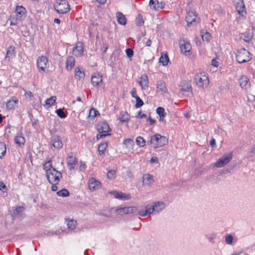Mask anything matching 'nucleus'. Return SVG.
<instances>
[{"instance_id": "obj_16", "label": "nucleus", "mask_w": 255, "mask_h": 255, "mask_svg": "<svg viewBox=\"0 0 255 255\" xmlns=\"http://www.w3.org/2000/svg\"><path fill=\"white\" fill-rule=\"evenodd\" d=\"M137 82L142 90H145L149 87V80L147 74H144L138 78Z\"/></svg>"}, {"instance_id": "obj_46", "label": "nucleus", "mask_w": 255, "mask_h": 255, "mask_svg": "<svg viewBox=\"0 0 255 255\" xmlns=\"http://www.w3.org/2000/svg\"><path fill=\"white\" fill-rule=\"evenodd\" d=\"M116 171L114 170H111L107 173V177L110 179H114L116 176Z\"/></svg>"}, {"instance_id": "obj_44", "label": "nucleus", "mask_w": 255, "mask_h": 255, "mask_svg": "<svg viewBox=\"0 0 255 255\" xmlns=\"http://www.w3.org/2000/svg\"><path fill=\"white\" fill-rule=\"evenodd\" d=\"M124 144L127 147H132L134 145V141L132 139L128 138L125 140Z\"/></svg>"}, {"instance_id": "obj_47", "label": "nucleus", "mask_w": 255, "mask_h": 255, "mask_svg": "<svg viewBox=\"0 0 255 255\" xmlns=\"http://www.w3.org/2000/svg\"><path fill=\"white\" fill-rule=\"evenodd\" d=\"M87 168V164L85 162L80 161L79 162V170L84 172Z\"/></svg>"}, {"instance_id": "obj_51", "label": "nucleus", "mask_w": 255, "mask_h": 255, "mask_svg": "<svg viewBox=\"0 0 255 255\" xmlns=\"http://www.w3.org/2000/svg\"><path fill=\"white\" fill-rule=\"evenodd\" d=\"M144 23V21L142 19V17L138 15V17L136 21V24L138 26H141Z\"/></svg>"}, {"instance_id": "obj_25", "label": "nucleus", "mask_w": 255, "mask_h": 255, "mask_svg": "<svg viewBox=\"0 0 255 255\" xmlns=\"http://www.w3.org/2000/svg\"><path fill=\"white\" fill-rule=\"evenodd\" d=\"M154 182L153 176L149 174H144L142 176L143 185L150 186Z\"/></svg>"}, {"instance_id": "obj_23", "label": "nucleus", "mask_w": 255, "mask_h": 255, "mask_svg": "<svg viewBox=\"0 0 255 255\" xmlns=\"http://www.w3.org/2000/svg\"><path fill=\"white\" fill-rule=\"evenodd\" d=\"M85 72L82 67H76L75 69V77L77 80L80 81L84 80L85 78Z\"/></svg>"}, {"instance_id": "obj_8", "label": "nucleus", "mask_w": 255, "mask_h": 255, "mask_svg": "<svg viewBox=\"0 0 255 255\" xmlns=\"http://www.w3.org/2000/svg\"><path fill=\"white\" fill-rule=\"evenodd\" d=\"M36 66L40 73L48 72L49 67L48 58L45 55L39 56L36 60Z\"/></svg>"}, {"instance_id": "obj_54", "label": "nucleus", "mask_w": 255, "mask_h": 255, "mask_svg": "<svg viewBox=\"0 0 255 255\" xmlns=\"http://www.w3.org/2000/svg\"><path fill=\"white\" fill-rule=\"evenodd\" d=\"M126 54L128 57L131 58L133 55V51L131 48H128L126 50Z\"/></svg>"}, {"instance_id": "obj_11", "label": "nucleus", "mask_w": 255, "mask_h": 255, "mask_svg": "<svg viewBox=\"0 0 255 255\" xmlns=\"http://www.w3.org/2000/svg\"><path fill=\"white\" fill-rule=\"evenodd\" d=\"M179 86L181 87L179 90V94L182 96H187L188 93H192L191 84L190 82L183 81L181 82Z\"/></svg>"}, {"instance_id": "obj_29", "label": "nucleus", "mask_w": 255, "mask_h": 255, "mask_svg": "<svg viewBox=\"0 0 255 255\" xmlns=\"http://www.w3.org/2000/svg\"><path fill=\"white\" fill-rule=\"evenodd\" d=\"M15 56V51L14 47L10 46L8 47L6 51V55L5 57V59L8 61H10V60Z\"/></svg>"}, {"instance_id": "obj_2", "label": "nucleus", "mask_w": 255, "mask_h": 255, "mask_svg": "<svg viewBox=\"0 0 255 255\" xmlns=\"http://www.w3.org/2000/svg\"><path fill=\"white\" fill-rule=\"evenodd\" d=\"M165 204L163 202H155L152 206H147L145 210H140L138 214L140 216H145L148 214H151L154 212L159 213L165 208Z\"/></svg>"}, {"instance_id": "obj_58", "label": "nucleus", "mask_w": 255, "mask_h": 255, "mask_svg": "<svg viewBox=\"0 0 255 255\" xmlns=\"http://www.w3.org/2000/svg\"><path fill=\"white\" fill-rule=\"evenodd\" d=\"M211 64L215 67H218L219 65V62L216 59H213L211 61Z\"/></svg>"}, {"instance_id": "obj_10", "label": "nucleus", "mask_w": 255, "mask_h": 255, "mask_svg": "<svg viewBox=\"0 0 255 255\" xmlns=\"http://www.w3.org/2000/svg\"><path fill=\"white\" fill-rule=\"evenodd\" d=\"M78 159L73 153L71 152L68 154L66 158V163L68 168L70 171L75 170L78 164Z\"/></svg>"}, {"instance_id": "obj_12", "label": "nucleus", "mask_w": 255, "mask_h": 255, "mask_svg": "<svg viewBox=\"0 0 255 255\" xmlns=\"http://www.w3.org/2000/svg\"><path fill=\"white\" fill-rule=\"evenodd\" d=\"M179 44L181 53L185 55H188L192 48L190 43L185 39H180Z\"/></svg>"}, {"instance_id": "obj_39", "label": "nucleus", "mask_w": 255, "mask_h": 255, "mask_svg": "<svg viewBox=\"0 0 255 255\" xmlns=\"http://www.w3.org/2000/svg\"><path fill=\"white\" fill-rule=\"evenodd\" d=\"M57 195L60 197H68L70 195V193L68 190L62 189L57 192Z\"/></svg>"}, {"instance_id": "obj_35", "label": "nucleus", "mask_w": 255, "mask_h": 255, "mask_svg": "<svg viewBox=\"0 0 255 255\" xmlns=\"http://www.w3.org/2000/svg\"><path fill=\"white\" fill-rule=\"evenodd\" d=\"M156 113L160 117L159 121H163V119L166 115V113L165 112L164 108L162 107H158L156 109Z\"/></svg>"}, {"instance_id": "obj_34", "label": "nucleus", "mask_w": 255, "mask_h": 255, "mask_svg": "<svg viewBox=\"0 0 255 255\" xmlns=\"http://www.w3.org/2000/svg\"><path fill=\"white\" fill-rule=\"evenodd\" d=\"M136 208L134 207H125L119 210L120 213H123L124 214L132 213L135 211Z\"/></svg>"}, {"instance_id": "obj_30", "label": "nucleus", "mask_w": 255, "mask_h": 255, "mask_svg": "<svg viewBox=\"0 0 255 255\" xmlns=\"http://www.w3.org/2000/svg\"><path fill=\"white\" fill-rule=\"evenodd\" d=\"M116 17L117 18V21L119 24L123 25L127 24L126 17L121 12H118L116 13Z\"/></svg>"}, {"instance_id": "obj_32", "label": "nucleus", "mask_w": 255, "mask_h": 255, "mask_svg": "<svg viewBox=\"0 0 255 255\" xmlns=\"http://www.w3.org/2000/svg\"><path fill=\"white\" fill-rule=\"evenodd\" d=\"M130 116L129 114L125 111H122L120 113L119 119L121 122H127L129 120Z\"/></svg>"}, {"instance_id": "obj_41", "label": "nucleus", "mask_w": 255, "mask_h": 255, "mask_svg": "<svg viewBox=\"0 0 255 255\" xmlns=\"http://www.w3.org/2000/svg\"><path fill=\"white\" fill-rule=\"evenodd\" d=\"M136 144L140 147H143L145 144V141L141 136H138L136 139Z\"/></svg>"}, {"instance_id": "obj_48", "label": "nucleus", "mask_w": 255, "mask_h": 255, "mask_svg": "<svg viewBox=\"0 0 255 255\" xmlns=\"http://www.w3.org/2000/svg\"><path fill=\"white\" fill-rule=\"evenodd\" d=\"M56 113L58 116L61 119L65 118L66 117V115L63 111V109H59L57 110Z\"/></svg>"}, {"instance_id": "obj_14", "label": "nucleus", "mask_w": 255, "mask_h": 255, "mask_svg": "<svg viewBox=\"0 0 255 255\" xmlns=\"http://www.w3.org/2000/svg\"><path fill=\"white\" fill-rule=\"evenodd\" d=\"M198 17L194 9H189L187 12L186 16V21L188 24H192L193 23L196 22L197 20H198Z\"/></svg>"}, {"instance_id": "obj_60", "label": "nucleus", "mask_w": 255, "mask_h": 255, "mask_svg": "<svg viewBox=\"0 0 255 255\" xmlns=\"http://www.w3.org/2000/svg\"><path fill=\"white\" fill-rule=\"evenodd\" d=\"M138 116L140 117V119H143L147 117V115L146 114H142L141 111L138 112Z\"/></svg>"}, {"instance_id": "obj_19", "label": "nucleus", "mask_w": 255, "mask_h": 255, "mask_svg": "<svg viewBox=\"0 0 255 255\" xmlns=\"http://www.w3.org/2000/svg\"><path fill=\"white\" fill-rule=\"evenodd\" d=\"M15 16L19 19V21H22L24 19L25 15L26 13V9L23 6L17 5L15 9Z\"/></svg>"}, {"instance_id": "obj_20", "label": "nucleus", "mask_w": 255, "mask_h": 255, "mask_svg": "<svg viewBox=\"0 0 255 255\" xmlns=\"http://www.w3.org/2000/svg\"><path fill=\"white\" fill-rule=\"evenodd\" d=\"M235 5L236 8L240 15L244 16L246 15L247 11L243 0H240L236 3Z\"/></svg>"}, {"instance_id": "obj_28", "label": "nucleus", "mask_w": 255, "mask_h": 255, "mask_svg": "<svg viewBox=\"0 0 255 255\" xmlns=\"http://www.w3.org/2000/svg\"><path fill=\"white\" fill-rule=\"evenodd\" d=\"M149 5L151 8L155 10L164 7V4L162 2L159 3L158 0H150Z\"/></svg>"}, {"instance_id": "obj_49", "label": "nucleus", "mask_w": 255, "mask_h": 255, "mask_svg": "<svg viewBox=\"0 0 255 255\" xmlns=\"http://www.w3.org/2000/svg\"><path fill=\"white\" fill-rule=\"evenodd\" d=\"M225 241L227 244L231 245L233 241V237L232 235H229L226 237Z\"/></svg>"}, {"instance_id": "obj_38", "label": "nucleus", "mask_w": 255, "mask_h": 255, "mask_svg": "<svg viewBox=\"0 0 255 255\" xmlns=\"http://www.w3.org/2000/svg\"><path fill=\"white\" fill-rule=\"evenodd\" d=\"M56 100V96H52L50 98L47 99L45 101V105L47 106L48 108L51 107L55 102Z\"/></svg>"}, {"instance_id": "obj_45", "label": "nucleus", "mask_w": 255, "mask_h": 255, "mask_svg": "<svg viewBox=\"0 0 255 255\" xmlns=\"http://www.w3.org/2000/svg\"><path fill=\"white\" fill-rule=\"evenodd\" d=\"M135 99L136 100V103H135L134 106L136 108H139L143 105V104H144L143 102L140 98L139 97H138Z\"/></svg>"}, {"instance_id": "obj_26", "label": "nucleus", "mask_w": 255, "mask_h": 255, "mask_svg": "<svg viewBox=\"0 0 255 255\" xmlns=\"http://www.w3.org/2000/svg\"><path fill=\"white\" fill-rule=\"evenodd\" d=\"M18 100L16 97H12L6 103V108L9 110H12L16 105L18 104Z\"/></svg>"}, {"instance_id": "obj_40", "label": "nucleus", "mask_w": 255, "mask_h": 255, "mask_svg": "<svg viewBox=\"0 0 255 255\" xmlns=\"http://www.w3.org/2000/svg\"><path fill=\"white\" fill-rule=\"evenodd\" d=\"M98 115H99V112L96 109L92 108L90 110L89 115V118L91 120L94 119Z\"/></svg>"}, {"instance_id": "obj_59", "label": "nucleus", "mask_w": 255, "mask_h": 255, "mask_svg": "<svg viewBox=\"0 0 255 255\" xmlns=\"http://www.w3.org/2000/svg\"><path fill=\"white\" fill-rule=\"evenodd\" d=\"M149 162H150V163H158V159L157 157L153 156L150 159Z\"/></svg>"}, {"instance_id": "obj_17", "label": "nucleus", "mask_w": 255, "mask_h": 255, "mask_svg": "<svg viewBox=\"0 0 255 255\" xmlns=\"http://www.w3.org/2000/svg\"><path fill=\"white\" fill-rule=\"evenodd\" d=\"M109 193L113 195L116 198L122 200H127L131 198L129 194L124 193L122 192L113 191L109 192Z\"/></svg>"}, {"instance_id": "obj_3", "label": "nucleus", "mask_w": 255, "mask_h": 255, "mask_svg": "<svg viewBox=\"0 0 255 255\" xmlns=\"http://www.w3.org/2000/svg\"><path fill=\"white\" fill-rule=\"evenodd\" d=\"M150 144L154 148L163 147L168 143V139L164 136L156 134L151 136Z\"/></svg>"}, {"instance_id": "obj_64", "label": "nucleus", "mask_w": 255, "mask_h": 255, "mask_svg": "<svg viewBox=\"0 0 255 255\" xmlns=\"http://www.w3.org/2000/svg\"><path fill=\"white\" fill-rule=\"evenodd\" d=\"M148 121L151 125H153L155 123V121L151 119L150 117L148 119Z\"/></svg>"}, {"instance_id": "obj_15", "label": "nucleus", "mask_w": 255, "mask_h": 255, "mask_svg": "<svg viewBox=\"0 0 255 255\" xmlns=\"http://www.w3.org/2000/svg\"><path fill=\"white\" fill-rule=\"evenodd\" d=\"M84 52L83 43L80 41L77 42L73 49V54L76 57H79L82 56L84 54Z\"/></svg>"}, {"instance_id": "obj_43", "label": "nucleus", "mask_w": 255, "mask_h": 255, "mask_svg": "<svg viewBox=\"0 0 255 255\" xmlns=\"http://www.w3.org/2000/svg\"><path fill=\"white\" fill-rule=\"evenodd\" d=\"M8 20L10 21V25H17L18 24V21L19 20V19L17 18V17L16 16L15 17H12L10 16Z\"/></svg>"}, {"instance_id": "obj_9", "label": "nucleus", "mask_w": 255, "mask_h": 255, "mask_svg": "<svg viewBox=\"0 0 255 255\" xmlns=\"http://www.w3.org/2000/svg\"><path fill=\"white\" fill-rule=\"evenodd\" d=\"M87 185L89 189L92 192L98 190L102 187L101 182L94 177H91L89 179Z\"/></svg>"}, {"instance_id": "obj_61", "label": "nucleus", "mask_w": 255, "mask_h": 255, "mask_svg": "<svg viewBox=\"0 0 255 255\" xmlns=\"http://www.w3.org/2000/svg\"><path fill=\"white\" fill-rule=\"evenodd\" d=\"M210 144L212 146H215L216 145V140L214 138H212L210 141Z\"/></svg>"}, {"instance_id": "obj_33", "label": "nucleus", "mask_w": 255, "mask_h": 255, "mask_svg": "<svg viewBox=\"0 0 255 255\" xmlns=\"http://www.w3.org/2000/svg\"><path fill=\"white\" fill-rule=\"evenodd\" d=\"M108 147V144L107 142H106L105 143H102L100 144L98 146V152L99 154L100 155H105V152L106 150Z\"/></svg>"}, {"instance_id": "obj_31", "label": "nucleus", "mask_w": 255, "mask_h": 255, "mask_svg": "<svg viewBox=\"0 0 255 255\" xmlns=\"http://www.w3.org/2000/svg\"><path fill=\"white\" fill-rule=\"evenodd\" d=\"M52 141L53 142V146L55 148L59 149L62 147L63 143L61 140L58 136L53 137Z\"/></svg>"}, {"instance_id": "obj_5", "label": "nucleus", "mask_w": 255, "mask_h": 255, "mask_svg": "<svg viewBox=\"0 0 255 255\" xmlns=\"http://www.w3.org/2000/svg\"><path fill=\"white\" fill-rule=\"evenodd\" d=\"M97 129L100 133V134L97 135V139L98 140L104 138L106 136L111 135V133H110L102 134V133L107 132L111 130L109 125L105 122H102L98 123L97 125Z\"/></svg>"}, {"instance_id": "obj_1", "label": "nucleus", "mask_w": 255, "mask_h": 255, "mask_svg": "<svg viewBox=\"0 0 255 255\" xmlns=\"http://www.w3.org/2000/svg\"><path fill=\"white\" fill-rule=\"evenodd\" d=\"M52 160L50 158L43 164L42 167L49 182L52 184L51 190L53 191H57L58 189L57 185L62 178V175L61 172L52 167Z\"/></svg>"}, {"instance_id": "obj_63", "label": "nucleus", "mask_w": 255, "mask_h": 255, "mask_svg": "<svg viewBox=\"0 0 255 255\" xmlns=\"http://www.w3.org/2000/svg\"><path fill=\"white\" fill-rule=\"evenodd\" d=\"M99 3L103 4H105L107 0H96Z\"/></svg>"}, {"instance_id": "obj_57", "label": "nucleus", "mask_w": 255, "mask_h": 255, "mask_svg": "<svg viewBox=\"0 0 255 255\" xmlns=\"http://www.w3.org/2000/svg\"><path fill=\"white\" fill-rule=\"evenodd\" d=\"M242 38H243L244 41L246 42H249L252 39V36L250 35L246 36L245 33L243 34V36H242Z\"/></svg>"}, {"instance_id": "obj_56", "label": "nucleus", "mask_w": 255, "mask_h": 255, "mask_svg": "<svg viewBox=\"0 0 255 255\" xmlns=\"http://www.w3.org/2000/svg\"><path fill=\"white\" fill-rule=\"evenodd\" d=\"M25 96L26 98H29L30 100L33 97L32 93L30 91H27L25 93Z\"/></svg>"}, {"instance_id": "obj_52", "label": "nucleus", "mask_w": 255, "mask_h": 255, "mask_svg": "<svg viewBox=\"0 0 255 255\" xmlns=\"http://www.w3.org/2000/svg\"><path fill=\"white\" fill-rule=\"evenodd\" d=\"M0 190L2 191L3 193H6L7 191V188L2 181H0Z\"/></svg>"}, {"instance_id": "obj_22", "label": "nucleus", "mask_w": 255, "mask_h": 255, "mask_svg": "<svg viewBox=\"0 0 255 255\" xmlns=\"http://www.w3.org/2000/svg\"><path fill=\"white\" fill-rule=\"evenodd\" d=\"M240 84L241 88L247 90L251 87L249 79L246 76L243 75L240 79Z\"/></svg>"}, {"instance_id": "obj_24", "label": "nucleus", "mask_w": 255, "mask_h": 255, "mask_svg": "<svg viewBox=\"0 0 255 255\" xmlns=\"http://www.w3.org/2000/svg\"><path fill=\"white\" fill-rule=\"evenodd\" d=\"M75 64V59L72 56H68L66 62V69L67 71H71Z\"/></svg>"}, {"instance_id": "obj_42", "label": "nucleus", "mask_w": 255, "mask_h": 255, "mask_svg": "<svg viewBox=\"0 0 255 255\" xmlns=\"http://www.w3.org/2000/svg\"><path fill=\"white\" fill-rule=\"evenodd\" d=\"M77 225V221L75 220H70L67 223L68 228L70 229H74Z\"/></svg>"}, {"instance_id": "obj_55", "label": "nucleus", "mask_w": 255, "mask_h": 255, "mask_svg": "<svg viewBox=\"0 0 255 255\" xmlns=\"http://www.w3.org/2000/svg\"><path fill=\"white\" fill-rule=\"evenodd\" d=\"M202 37L203 40L208 41L210 39V34L209 32H206L204 35H202Z\"/></svg>"}, {"instance_id": "obj_50", "label": "nucleus", "mask_w": 255, "mask_h": 255, "mask_svg": "<svg viewBox=\"0 0 255 255\" xmlns=\"http://www.w3.org/2000/svg\"><path fill=\"white\" fill-rule=\"evenodd\" d=\"M24 209H25V208L23 206H17L14 211V213L18 215V214L23 212L24 211Z\"/></svg>"}, {"instance_id": "obj_62", "label": "nucleus", "mask_w": 255, "mask_h": 255, "mask_svg": "<svg viewBox=\"0 0 255 255\" xmlns=\"http://www.w3.org/2000/svg\"><path fill=\"white\" fill-rule=\"evenodd\" d=\"M151 43H152V42H151V39H148L147 40V41L145 42V45L146 46L149 47V46H151Z\"/></svg>"}, {"instance_id": "obj_6", "label": "nucleus", "mask_w": 255, "mask_h": 255, "mask_svg": "<svg viewBox=\"0 0 255 255\" xmlns=\"http://www.w3.org/2000/svg\"><path fill=\"white\" fill-rule=\"evenodd\" d=\"M237 61L239 63H244L250 61L251 59L250 52L245 48H241L236 54Z\"/></svg>"}, {"instance_id": "obj_7", "label": "nucleus", "mask_w": 255, "mask_h": 255, "mask_svg": "<svg viewBox=\"0 0 255 255\" xmlns=\"http://www.w3.org/2000/svg\"><path fill=\"white\" fill-rule=\"evenodd\" d=\"M54 8L59 13L64 14L69 10V5L67 0H57L54 3Z\"/></svg>"}, {"instance_id": "obj_13", "label": "nucleus", "mask_w": 255, "mask_h": 255, "mask_svg": "<svg viewBox=\"0 0 255 255\" xmlns=\"http://www.w3.org/2000/svg\"><path fill=\"white\" fill-rule=\"evenodd\" d=\"M232 153H229L228 154H224L222 157L219 158L215 163V166L217 167H221L229 163L232 158Z\"/></svg>"}, {"instance_id": "obj_18", "label": "nucleus", "mask_w": 255, "mask_h": 255, "mask_svg": "<svg viewBox=\"0 0 255 255\" xmlns=\"http://www.w3.org/2000/svg\"><path fill=\"white\" fill-rule=\"evenodd\" d=\"M91 83L95 87H100L103 84V76L99 73H95L91 77Z\"/></svg>"}, {"instance_id": "obj_4", "label": "nucleus", "mask_w": 255, "mask_h": 255, "mask_svg": "<svg viewBox=\"0 0 255 255\" xmlns=\"http://www.w3.org/2000/svg\"><path fill=\"white\" fill-rule=\"evenodd\" d=\"M194 80L199 88H207L209 84L208 76L204 72L197 73L194 76Z\"/></svg>"}, {"instance_id": "obj_27", "label": "nucleus", "mask_w": 255, "mask_h": 255, "mask_svg": "<svg viewBox=\"0 0 255 255\" xmlns=\"http://www.w3.org/2000/svg\"><path fill=\"white\" fill-rule=\"evenodd\" d=\"M14 142L18 146H24L25 142V139L22 134H17L14 138Z\"/></svg>"}, {"instance_id": "obj_37", "label": "nucleus", "mask_w": 255, "mask_h": 255, "mask_svg": "<svg viewBox=\"0 0 255 255\" xmlns=\"http://www.w3.org/2000/svg\"><path fill=\"white\" fill-rule=\"evenodd\" d=\"M169 62V58L166 54L162 55L159 58V63H162V65L166 66Z\"/></svg>"}, {"instance_id": "obj_21", "label": "nucleus", "mask_w": 255, "mask_h": 255, "mask_svg": "<svg viewBox=\"0 0 255 255\" xmlns=\"http://www.w3.org/2000/svg\"><path fill=\"white\" fill-rule=\"evenodd\" d=\"M156 92L161 94L168 93V89L165 82L163 80H159L156 83Z\"/></svg>"}, {"instance_id": "obj_36", "label": "nucleus", "mask_w": 255, "mask_h": 255, "mask_svg": "<svg viewBox=\"0 0 255 255\" xmlns=\"http://www.w3.org/2000/svg\"><path fill=\"white\" fill-rule=\"evenodd\" d=\"M6 148L5 144L3 142H0V158L2 159L5 155Z\"/></svg>"}, {"instance_id": "obj_53", "label": "nucleus", "mask_w": 255, "mask_h": 255, "mask_svg": "<svg viewBox=\"0 0 255 255\" xmlns=\"http://www.w3.org/2000/svg\"><path fill=\"white\" fill-rule=\"evenodd\" d=\"M130 94H131V96L132 97L134 98H136L137 97H138V95L137 94V91H136V89L135 88H132L131 92H130Z\"/></svg>"}]
</instances>
